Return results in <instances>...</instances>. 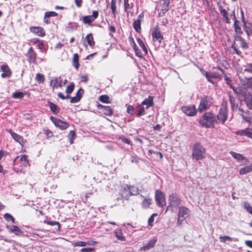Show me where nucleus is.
<instances>
[{"instance_id":"obj_1","label":"nucleus","mask_w":252,"mask_h":252,"mask_svg":"<svg viewBox=\"0 0 252 252\" xmlns=\"http://www.w3.org/2000/svg\"><path fill=\"white\" fill-rule=\"evenodd\" d=\"M198 123L203 127L214 128L215 124L218 123V120L215 114L211 112H207L203 114Z\"/></svg>"},{"instance_id":"obj_2","label":"nucleus","mask_w":252,"mask_h":252,"mask_svg":"<svg viewBox=\"0 0 252 252\" xmlns=\"http://www.w3.org/2000/svg\"><path fill=\"white\" fill-rule=\"evenodd\" d=\"M28 156L26 155H22L17 156L13 160V170L16 172H22L25 168L30 166L28 159Z\"/></svg>"},{"instance_id":"obj_3","label":"nucleus","mask_w":252,"mask_h":252,"mask_svg":"<svg viewBox=\"0 0 252 252\" xmlns=\"http://www.w3.org/2000/svg\"><path fill=\"white\" fill-rule=\"evenodd\" d=\"M168 205L166 208V211L170 210L174 212L177 210L182 203V199L179 195L175 192L171 193L168 196Z\"/></svg>"},{"instance_id":"obj_4","label":"nucleus","mask_w":252,"mask_h":252,"mask_svg":"<svg viewBox=\"0 0 252 252\" xmlns=\"http://www.w3.org/2000/svg\"><path fill=\"white\" fill-rule=\"evenodd\" d=\"M206 149L200 143L194 144L192 149V158L196 160H199L205 158Z\"/></svg>"},{"instance_id":"obj_5","label":"nucleus","mask_w":252,"mask_h":252,"mask_svg":"<svg viewBox=\"0 0 252 252\" xmlns=\"http://www.w3.org/2000/svg\"><path fill=\"white\" fill-rule=\"evenodd\" d=\"M213 104L212 97L204 95L200 98V101L198 107L199 112H202L210 108Z\"/></svg>"},{"instance_id":"obj_6","label":"nucleus","mask_w":252,"mask_h":252,"mask_svg":"<svg viewBox=\"0 0 252 252\" xmlns=\"http://www.w3.org/2000/svg\"><path fill=\"white\" fill-rule=\"evenodd\" d=\"M217 120L222 124H224L227 119V102L222 103L219 109L218 114L216 116Z\"/></svg>"},{"instance_id":"obj_7","label":"nucleus","mask_w":252,"mask_h":252,"mask_svg":"<svg viewBox=\"0 0 252 252\" xmlns=\"http://www.w3.org/2000/svg\"><path fill=\"white\" fill-rule=\"evenodd\" d=\"M178 209L177 224L178 225L180 226L182 224L183 221L189 216L190 210L184 206H181L179 207Z\"/></svg>"},{"instance_id":"obj_8","label":"nucleus","mask_w":252,"mask_h":252,"mask_svg":"<svg viewBox=\"0 0 252 252\" xmlns=\"http://www.w3.org/2000/svg\"><path fill=\"white\" fill-rule=\"evenodd\" d=\"M155 200L159 207L162 208L166 204L165 194L160 190H156L155 192Z\"/></svg>"},{"instance_id":"obj_9","label":"nucleus","mask_w":252,"mask_h":252,"mask_svg":"<svg viewBox=\"0 0 252 252\" xmlns=\"http://www.w3.org/2000/svg\"><path fill=\"white\" fill-rule=\"evenodd\" d=\"M152 40L154 42H158L160 44L163 40V36L161 32L160 27L156 26L153 30L152 32Z\"/></svg>"},{"instance_id":"obj_10","label":"nucleus","mask_w":252,"mask_h":252,"mask_svg":"<svg viewBox=\"0 0 252 252\" xmlns=\"http://www.w3.org/2000/svg\"><path fill=\"white\" fill-rule=\"evenodd\" d=\"M50 119L56 127H59L61 130H65L69 126V123L53 116H51Z\"/></svg>"},{"instance_id":"obj_11","label":"nucleus","mask_w":252,"mask_h":252,"mask_svg":"<svg viewBox=\"0 0 252 252\" xmlns=\"http://www.w3.org/2000/svg\"><path fill=\"white\" fill-rule=\"evenodd\" d=\"M181 110L188 116H194L197 113V110L194 104L183 106L181 107Z\"/></svg>"},{"instance_id":"obj_12","label":"nucleus","mask_w":252,"mask_h":252,"mask_svg":"<svg viewBox=\"0 0 252 252\" xmlns=\"http://www.w3.org/2000/svg\"><path fill=\"white\" fill-rule=\"evenodd\" d=\"M170 0H161L160 2V9H158V15L159 17H163L165 13L169 9V4Z\"/></svg>"},{"instance_id":"obj_13","label":"nucleus","mask_w":252,"mask_h":252,"mask_svg":"<svg viewBox=\"0 0 252 252\" xmlns=\"http://www.w3.org/2000/svg\"><path fill=\"white\" fill-rule=\"evenodd\" d=\"M98 12L96 10L93 11L92 15H87L82 17V21L84 24H88L93 26L92 23L98 17Z\"/></svg>"},{"instance_id":"obj_14","label":"nucleus","mask_w":252,"mask_h":252,"mask_svg":"<svg viewBox=\"0 0 252 252\" xmlns=\"http://www.w3.org/2000/svg\"><path fill=\"white\" fill-rule=\"evenodd\" d=\"M25 55L29 63H36L37 54L32 47L29 48Z\"/></svg>"},{"instance_id":"obj_15","label":"nucleus","mask_w":252,"mask_h":252,"mask_svg":"<svg viewBox=\"0 0 252 252\" xmlns=\"http://www.w3.org/2000/svg\"><path fill=\"white\" fill-rule=\"evenodd\" d=\"M31 32L39 37H44L46 35L45 30L41 27L32 26L30 28Z\"/></svg>"},{"instance_id":"obj_16","label":"nucleus","mask_w":252,"mask_h":252,"mask_svg":"<svg viewBox=\"0 0 252 252\" xmlns=\"http://www.w3.org/2000/svg\"><path fill=\"white\" fill-rule=\"evenodd\" d=\"M232 15L233 16V19L234 20L233 27L234 29L235 32L236 33V35H241L243 33L241 28V22L236 19L234 11L232 12Z\"/></svg>"},{"instance_id":"obj_17","label":"nucleus","mask_w":252,"mask_h":252,"mask_svg":"<svg viewBox=\"0 0 252 252\" xmlns=\"http://www.w3.org/2000/svg\"><path fill=\"white\" fill-rule=\"evenodd\" d=\"M96 107L98 109L101 110V112L106 116H111L114 113L113 110L109 106H105L100 103H97L96 105Z\"/></svg>"},{"instance_id":"obj_18","label":"nucleus","mask_w":252,"mask_h":252,"mask_svg":"<svg viewBox=\"0 0 252 252\" xmlns=\"http://www.w3.org/2000/svg\"><path fill=\"white\" fill-rule=\"evenodd\" d=\"M128 185H124L120 190V194L122 199L128 200L129 197L132 196L129 192Z\"/></svg>"},{"instance_id":"obj_19","label":"nucleus","mask_w":252,"mask_h":252,"mask_svg":"<svg viewBox=\"0 0 252 252\" xmlns=\"http://www.w3.org/2000/svg\"><path fill=\"white\" fill-rule=\"evenodd\" d=\"M206 78H207V80L212 83L214 84V82L213 80H212L211 79H221V77L220 76V75L218 73L214 72L212 73H209L208 72H205L204 74Z\"/></svg>"},{"instance_id":"obj_20","label":"nucleus","mask_w":252,"mask_h":252,"mask_svg":"<svg viewBox=\"0 0 252 252\" xmlns=\"http://www.w3.org/2000/svg\"><path fill=\"white\" fill-rule=\"evenodd\" d=\"M235 43L237 42L240 46L244 49H248L249 46L248 43L246 42L244 38H243L241 35H236L234 36Z\"/></svg>"},{"instance_id":"obj_21","label":"nucleus","mask_w":252,"mask_h":252,"mask_svg":"<svg viewBox=\"0 0 252 252\" xmlns=\"http://www.w3.org/2000/svg\"><path fill=\"white\" fill-rule=\"evenodd\" d=\"M0 69L3 73L1 74V77L3 78H9L12 75V71L7 64H3L0 66Z\"/></svg>"},{"instance_id":"obj_22","label":"nucleus","mask_w":252,"mask_h":252,"mask_svg":"<svg viewBox=\"0 0 252 252\" xmlns=\"http://www.w3.org/2000/svg\"><path fill=\"white\" fill-rule=\"evenodd\" d=\"M244 101L249 110L252 109V95L250 93H245L243 94Z\"/></svg>"},{"instance_id":"obj_23","label":"nucleus","mask_w":252,"mask_h":252,"mask_svg":"<svg viewBox=\"0 0 252 252\" xmlns=\"http://www.w3.org/2000/svg\"><path fill=\"white\" fill-rule=\"evenodd\" d=\"M157 241V238L156 237L153 238L152 239L150 240L146 246L141 247L140 249V251H146L149 249L153 248L155 246L156 243Z\"/></svg>"},{"instance_id":"obj_24","label":"nucleus","mask_w":252,"mask_h":252,"mask_svg":"<svg viewBox=\"0 0 252 252\" xmlns=\"http://www.w3.org/2000/svg\"><path fill=\"white\" fill-rule=\"evenodd\" d=\"M239 112L246 122L250 123L252 121V116H251L248 110L246 111L243 108H239Z\"/></svg>"},{"instance_id":"obj_25","label":"nucleus","mask_w":252,"mask_h":252,"mask_svg":"<svg viewBox=\"0 0 252 252\" xmlns=\"http://www.w3.org/2000/svg\"><path fill=\"white\" fill-rule=\"evenodd\" d=\"M219 10L221 14V15L222 16V20L226 24H230L231 22L230 19L228 18L229 14L226 11V10L224 9H223L221 5H220L219 7Z\"/></svg>"},{"instance_id":"obj_26","label":"nucleus","mask_w":252,"mask_h":252,"mask_svg":"<svg viewBox=\"0 0 252 252\" xmlns=\"http://www.w3.org/2000/svg\"><path fill=\"white\" fill-rule=\"evenodd\" d=\"M235 133L237 135L245 136L252 139V132L250 131L249 128L238 130L235 131Z\"/></svg>"},{"instance_id":"obj_27","label":"nucleus","mask_w":252,"mask_h":252,"mask_svg":"<svg viewBox=\"0 0 252 252\" xmlns=\"http://www.w3.org/2000/svg\"><path fill=\"white\" fill-rule=\"evenodd\" d=\"M8 132L10 133L12 137L16 141L20 143L21 145L23 144L24 142L23 136L13 132L11 129L9 130Z\"/></svg>"},{"instance_id":"obj_28","label":"nucleus","mask_w":252,"mask_h":252,"mask_svg":"<svg viewBox=\"0 0 252 252\" xmlns=\"http://www.w3.org/2000/svg\"><path fill=\"white\" fill-rule=\"evenodd\" d=\"M125 11L128 14L131 12V10L134 7V3L133 2H130L129 0H124Z\"/></svg>"},{"instance_id":"obj_29","label":"nucleus","mask_w":252,"mask_h":252,"mask_svg":"<svg viewBox=\"0 0 252 252\" xmlns=\"http://www.w3.org/2000/svg\"><path fill=\"white\" fill-rule=\"evenodd\" d=\"M154 97L149 96L148 98H146L142 102V105H146V108L148 109L149 107L153 106L154 105Z\"/></svg>"},{"instance_id":"obj_30","label":"nucleus","mask_w":252,"mask_h":252,"mask_svg":"<svg viewBox=\"0 0 252 252\" xmlns=\"http://www.w3.org/2000/svg\"><path fill=\"white\" fill-rule=\"evenodd\" d=\"M6 227L11 232L14 233L16 235H20L23 233L22 230L16 225H7Z\"/></svg>"},{"instance_id":"obj_31","label":"nucleus","mask_w":252,"mask_h":252,"mask_svg":"<svg viewBox=\"0 0 252 252\" xmlns=\"http://www.w3.org/2000/svg\"><path fill=\"white\" fill-rule=\"evenodd\" d=\"M59 79L60 78H55L51 80L50 86L53 90L55 88H58L59 87H61L62 86V81Z\"/></svg>"},{"instance_id":"obj_32","label":"nucleus","mask_w":252,"mask_h":252,"mask_svg":"<svg viewBox=\"0 0 252 252\" xmlns=\"http://www.w3.org/2000/svg\"><path fill=\"white\" fill-rule=\"evenodd\" d=\"M244 29L248 36L252 34V24L251 23L244 22Z\"/></svg>"},{"instance_id":"obj_33","label":"nucleus","mask_w":252,"mask_h":252,"mask_svg":"<svg viewBox=\"0 0 252 252\" xmlns=\"http://www.w3.org/2000/svg\"><path fill=\"white\" fill-rule=\"evenodd\" d=\"M85 40L87 41L88 45L91 47H93L95 44V41L92 33L88 34L85 38Z\"/></svg>"},{"instance_id":"obj_34","label":"nucleus","mask_w":252,"mask_h":252,"mask_svg":"<svg viewBox=\"0 0 252 252\" xmlns=\"http://www.w3.org/2000/svg\"><path fill=\"white\" fill-rule=\"evenodd\" d=\"M72 64L76 70L78 69L80 64L79 63V55L77 53H75L73 55Z\"/></svg>"},{"instance_id":"obj_35","label":"nucleus","mask_w":252,"mask_h":252,"mask_svg":"<svg viewBox=\"0 0 252 252\" xmlns=\"http://www.w3.org/2000/svg\"><path fill=\"white\" fill-rule=\"evenodd\" d=\"M115 234L118 240L121 241H124L126 240L125 237L123 235L122 229H116L115 231Z\"/></svg>"},{"instance_id":"obj_36","label":"nucleus","mask_w":252,"mask_h":252,"mask_svg":"<svg viewBox=\"0 0 252 252\" xmlns=\"http://www.w3.org/2000/svg\"><path fill=\"white\" fill-rule=\"evenodd\" d=\"M242 85L248 88L252 89V77L245 78L243 80H241Z\"/></svg>"},{"instance_id":"obj_37","label":"nucleus","mask_w":252,"mask_h":252,"mask_svg":"<svg viewBox=\"0 0 252 252\" xmlns=\"http://www.w3.org/2000/svg\"><path fill=\"white\" fill-rule=\"evenodd\" d=\"M49 105L51 111L54 114H57L60 112V108L53 102L49 101Z\"/></svg>"},{"instance_id":"obj_38","label":"nucleus","mask_w":252,"mask_h":252,"mask_svg":"<svg viewBox=\"0 0 252 252\" xmlns=\"http://www.w3.org/2000/svg\"><path fill=\"white\" fill-rule=\"evenodd\" d=\"M141 21L139 20H134L133 23V27L136 32L140 33L141 32Z\"/></svg>"},{"instance_id":"obj_39","label":"nucleus","mask_w":252,"mask_h":252,"mask_svg":"<svg viewBox=\"0 0 252 252\" xmlns=\"http://www.w3.org/2000/svg\"><path fill=\"white\" fill-rule=\"evenodd\" d=\"M230 154L238 161H241L243 159H246V157H244L242 155L235 153L233 151H230Z\"/></svg>"},{"instance_id":"obj_40","label":"nucleus","mask_w":252,"mask_h":252,"mask_svg":"<svg viewBox=\"0 0 252 252\" xmlns=\"http://www.w3.org/2000/svg\"><path fill=\"white\" fill-rule=\"evenodd\" d=\"M128 187L131 195H137L139 194L138 188L134 185H128Z\"/></svg>"},{"instance_id":"obj_41","label":"nucleus","mask_w":252,"mask_h":252,"mask_svg":"<svg viewBox=\"0 0 252 252\" xmlns=\"http://www.w3.org/2000/svg\"><path fill=\"white\" fill-rule=\"evenodd\" d=\"M252 171V163L249 165L240 169L239 173L240 175H244Z\"/></svg>"},{"instance_id":"obj_42","label":"nucleus","mask_w":252,"mask_h":252,"mask_svg":"<svg viewBox=\"0 0 252 252\" xmlns=\"http://www.w3.org/2000/svg\"><path fill=\"white\" fill-rule=\"evenodd\" d=\"M43 222L44 223H46V224H47L48 225H51V226L57 225V228H56V229L58 230V231H60V229H61V224L59 223V222H58V221H49V220H44Z\"/></svg>"},{"instance_id":"obj_43","label":"nucleus","mask_w":252,"mask_h":252,"mask_svg":"<svg viewBox=\"0 0 252 252\" xmlns=\"http://www.w3.org/2000/svg\"><path fill=\"white\" fill-rule=\"evenodd\" d=\"M111 9L114 18H116L117 12L116 6V0H111Z\"/></svg>"},{"instance_id":"obj_44","label":"nucleus","mask_w":252,"mask_h":252,"mask_svg":"<svg viewBox=\"0 0 252 252\" xmlns=\"http://www.w3.org/2000/svg\"><path fill=\"white\" fill-rule=\"evenodd\" d=\"M152 199L151 198H145L142 202L141 205L144 209H147L150 207L152 204Z\"/></svg>"},{"instance_id":"obj_45","label":"nucleus","mask_w":252,"mask_h":252,"mask_svg":"<svg viewBox=\"0 0 252 252\" xmlns=\"http://www.w3.org/2000/svg\"><path fill=\"white\" fill-rule=\"evenodd\" d=\"M228 94L229 96V100L231 104L232 110H234V109H236L238 106L235 104V98L231 95L230 93H228Z\"/></svg>"},{"instance_id":"obj_46","label":"nucleus","mask_w":252,"mask_h":252,"mask_svg":"<svg viewBox=\"0 0 252 252\" xmlns=\"http://www.w3.org/2000/svg\"><path fill=\"white\" fill-rule=\"evenodd\" d=\"M98 99L100 101L103 103H110L111 102L109 96L106 94L99 96Z\"/></svg>"},{"instance_id":"obj_47","label":"nucleus","mask_w":252,"mask_h":252,"mask_svg":"<svg viewBox=\"0 0 252 252\" xmlns=\"http://www.w3.org/2000/svg\"><path fill=\"white\" fill-rule=\"evenodd\" d=\"M35 80L39 84H41L43 83L44 82L45 78L43 74L40 73H38L36 74Z\"/></svg>"},{"instance_id":"obj_48","label":"nucleus","mask_w":252,"mask_h":252,"mask_svg":"<svg viewBox=\"0 0 252 252\" xmlns=\"http://www.w3.org/2000/svg\"><path fill=\"white\" fill-rule=\"evenodd\" d=\"M137 41L138 44L139 45V46L141 47V48L144 52L145 54L147 55L148 54V50H147L146 46L145 45L143 41L140 38H137Z\"/></svg>"},{"instance_id":"obj_49","label":"nucleus","mask_w":252,"mask_h":252,"mask_svg":"<svg viewBox=\"0 0 252 252\" xmlns=\"http://www.w3.org/2000/svg\"><path fill=\"white\" fill-rule=\"evenodd\" d=\"M68 138L69 139V143L70 144L73 143V140L76 138V133L74 130H70L68 135Z\"/></svg>"},{"instance_id":"obj_50","label":"nucleus","mask_w":252,"mask_h":252,"mask_svg":"<svg viewBox=\"0 0 252 252\" xmlns=\"http://www.w3.org/2000/svg\"><path fill=\"white\" fill-rule=\"evenodd\" d=\"M74 87L75 85L74 83H70L68 86H67L65 92L68 94H71L73 92Z\"/></svg>"},{"instance_id":"obj_51","label":"nucleus","mask_w":252,"mask_h":252,"mask_svg":"<svg viewBox=\"0 0 252 252\" xmlns=\"http://www.w3.org/2000/svg\"><path fill=\"white\" fill-rule=\"evenodd\" d=\"M224 80L226 84L228 85L230 88H232L233 80L230 77H229L226 74H224Z\"/></svg>"},{"instance_id":"obj_52","label":"nucleus","mask_w":252,"mask_h":252,"mask_svg":"<svg viewBox=\"0 0 252 252\" xmlns=\"http://www.w3.org/2000/svg\"><path fill=\"white\" fill-rule=\"evenodd\" d=\"M24 94L22 92H15L12 94V97L13 98H22L24 97Z\"/></svg>"},{"instance_id":"obj_53","label":"nucleus","mask_w":252,"mask_h":252,"mask_svg":"<svg viewBox=\"0 0 252 252\" xmlns=\"http://www.w3.org/2000/svg\"><path fill=\"white\" fill-rule=\"evenodd\" d=\"M244 71L252 73V63H248L243 66Z\"/></svg>"},{"instance_id":"obj_54","label":"nucleus","mask_w":252,"mask_h":252,"mask_svg":"<svg viewBox=\"0 0 252 252\" xmlns=\"http://www.w3.org/2000/svg\"><path fill=\"white\" fill-rule=\"evenodd\" d=\"M4 218L6 220L9 221L10 220L12 223H15V220L14 218L9 213H5L4 215Z\"/></svg>"},{"instance_id":"obj_55","label":"nucleus","mask_w":252,"mask_h":252,"mask_svg":"<svg viewBox=\"0 0 252 252\" xmlns=\"http://www.w3.org/2000/svg\"><path fill=\"white\" fill-rule=\"evenodd\" d=\"M46 18H50V17H56L58 16V13L55 11H47L44 14Z\"/></svg>"},{"instance_id":"obj_56","label":"nucleus","mask_w":252,"mask_h":252,"mask_svg":"<svg viewBox=\"0 0 252 252\" xmlns=\"http://www.w3.org/2000/svg\"><path fill=\"white\" fill-rule=\"evenodd\" d=\"M157 216V214L154 213L149 218V219L148 220V224L151 227H152L153 226V225H154L153 224V222H154V218H155V217H156Z\"/></svg>"},{"instance_id":"obj_57","label":"nucleus","mask_w":252,"mask_h":252,"mask_svg":"<svg viewBox=\"0 0 252 252\" xmlns=\"http://www.w3.org/2000/svg\"><path fill=\"white\" fill-rule=\"evenodd\" d=\"M219 239L221 242L225 243L227 241H232V238L228 236H221Z\"/></svg>"},{"instance_id":"obj_58","label":"nucleus","mask_w":252,"mask_h":252,"mask_svg":"<svg viewBox=\"0 0 252 252\" xmlns=\"http://www.w3.org/2000/svg\"><path fill=\"white\" fill-rule=\"evenodd\" d=\"M244 208L246 209L247 212L252 215V206L248 202H244Z\"/></svg>"},{"instance_id":"obj_59","label":"nucleus","mask_w":252,"mask_h":252,"mask_svg":"<svg viewBox=\"0 0 252 252\" xmlns=\"http://www.w3.org/2000/svg\"><path fill=\"white\" fill-rule=\"evenodd\" d=\"M12 160V159H11V158L10 157V154L8 156V157H7V158H3L1 161V163H3V165H7V162H11Z\"/></svg>"},{"instance_id":"obj_60","label":"nucleus","mask_w":252,"mask_h":252,"mask_svg":"<svg viewBox=\"0 0 252 252\" xmlns=\"http://www.w3.org/2000/svg\"><path fill=\"white\" fill-rule=\"evenodd\" d=\"M128 40L130 45L132 47L133 49H135L137 47L133 38L131 36H129L128 37Z\"/></svg>"},{"instance_id":"obj_61","label":"nucleus","mask_w":252,"mask_h":252,"mask_svg":"<svg viewBox=\"0 0 252 252\" xmlns=\"http://www.w3.org/2000/svg\"><path fill=\"white\" fill-rule=\"evenodd\" d=\"M145 114V110L144 107H141L138 110V113L136 115L137 117H140V116Z\"/></svg>"},{"instance_id":"obj_62","label":"nucleus","mask_w":252,"mask_h":252,"mask_svg":"<svg viewBox=\"0 0 252 252\" xmlns=\"http://www.w3.org/2000/svg\"><path fill=\"white\" fill-rule=\"evenodd\" d=\"M9 155V153L7 151H4L2 150L0 151V160L2 159L3 158H7Z\"/></svg>"},{"instance_id":"obj_63","label":"nucleus","mask_w":252,"mask_h":252,"mask_svg":"<svg viewBox=\"0 0 252 252\" xmlns=\"http://www.w3.org/2000/svg\"><path fill=\"white\" fill-rule=\"evenodd\" d=\"M134 108L133 106L131 105H129L127 107L126 111L128 113L130 114L131 115L134 114Z\"/></svg>"},{"instance_id":"obj_64","label":"nucleus","mask_w":252,"mask_h":252,"mask_svg":"<svg viewBox=\"0 0 252 252\" xmlns=\"http://www.w3.org/2000/svg\"><path fill=\"white\" fill-rule=\"evenodd\" d=\"M140 160V158L137 156H131L130 158V161L132 163H138Z\"/></svg>"}]
</instances>
